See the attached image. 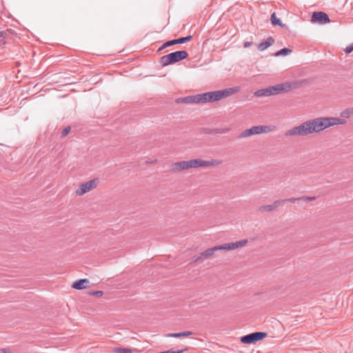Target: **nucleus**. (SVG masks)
<instances>
[{
    "label": "nucleus",
    "mask_w": 353,
    "mask_h": 353,
    "mask_svg": "<svg viewBox=\"0 0 353 353\" xmlns=\"http://www.w3.org/2000/svg\"><path fill=\"white\" fill-rule=\"evenodd\" d=\"M182 101L188 103H203V99L201 94H199L185 97L182 99Z\"/></svg>",
    "instance_id": "f8f14e48"
},
{
    "label": "nucleus",
    "mask_w": 353,
    "mask_h": 353,
    "mask_svg": "<svg viewBox=\"0 0 353 353\" xmlns=\"http://www.w3.org/2000/svg\"><path fill=\"white\" fill-rule=\"evenodd\" d=\"M352 51H353V44H352V45H350V46H349L346 47V48H345V52L346 53H348V54H349V53H350V52H352Z\"/></svg>",
    "instance_id": "a878e982"
},
{
    "label": "nucleus",
    "mask_w": 353,
    "mask_h": 353,
    "mask_svg": "<svg viewBox=\"0 0 353 353\" xmlns=\"http://www.w3.org/2000/svg\"><path fill=\"white\" fill-rule=\"evenodd\" d=\"M284 202H286V200H277V201H275L273 203H272V205L274 206V209L276 208H277L280 203H284Z\"/></svg>",
    "instance_id": "5701e85b"
},
{
    "label": "nucleus",
    "mask_w": 353,
    "mask_h": 353,
    "mask_svg": "<svg viewBox=\"0 0 353 353\" xmlns=\"http://www.w3.org/2000/svg\"><path fill=\"white\" fill-rule=\"evenodd\" d=\"M254 95L257 97L270 96L268 88L264 89H260L254 92Z\"/></svg>",
    "instance_id": "dca6fc26"
},
{
    "label": "nucleus",
    "mask_w": 353,
    "mask_h": 353,
    "mask_svg": "<svg viewBox=\"0 0 353 353\" xmlns=\"http://www.w3.org/2000/svg\"><path fill=\"white\" fill-rule=\"evenodd\" d=\"M301 82L298 81H287L283 83L276 84L268 88L269 95H275L282 92H288L293 89L297 88L301 85Z\"/></svg>",
    "instance_id": "39448f33"
},
{
    "label": "nucleus",
    "mask_w": 353,
    "mask_h": 353,
    "mask_svg": "<svg viewBox=\"0 0 353 353\" xmlns=\"http://www.w3.org/2000/svg\"><path fill=\"white\" fill-rule=\"evenodd\" d=\"M70 130H71V128L70 126H68L65 128H64L63 130V131L61 132V136L65 137L70 132Z\"/></svg>",
    "instance_id": "4be33fe9"
},
{
    "label": "nucleus",
    "mask_w": 353,
    "mask_h": 353,
    "mask_svg": "<svg viewBox=\"0 0 353 353\" xmlns=\"http://www.w3.org/2000/svg\"><path fill=\"white\" fill-rule=\"evenodd\" d=\"M274 43V39L272 37H268L266 40L261 42L258 45V50L263 51Z\"/></svg>",
    "instance_id": "4468645a"
},
{
    "label": "nucleus",
    "mask_w": 353,
    "mask_h": 353,
    "mask_svg": "<svg viewBox=\"0 0 353 353\" xmlns=\"http://www.w3.org/2000/svg\"><path fill=\"white\" fill-rule=\"evenodd\" d=\"M188 57L185 50L176 51L161 57L160 63L163 66H167L183 60Z\"/></svg>",
    "instance_id": "423d86ee"
},
{
    "label": "nucleus",
    "mask_w": 353,
    "mask_h": 353,
    "mask_svg": "<svg viewBox=\"0 0 353 353\" xmlns=\"http://www.w3.org/2000/svg\"><path fill=\"white\" fill-rule=\"evenodd\" d=\"M268 335L267 332H255L241 337V342L244 344H252L260 341L265 338Z\"/></svg>",
    "instance_id": "6e6552de"
},
{
    "label": "nucleus",
    "mask_w": 353,
    "mask_h": 353,
    "mask_svg": "<svg viewBox=\"0 0 353 353\" xmlns=\"http://www.w3.org/2000/svg\"><path fill=\"white\" fill-rule=\"evenodd\" d=\"M192 334L190 331H185L179 333H170L166 335L167 337L179 338L182 336H188Z\"/></svg>",
    "instance_id": "2eb2a0df"
},
{
    "label": "nucleus",
    "mask_w": 353,
    "mask_h": 353,
    "mask_svg": "<svg viewBox=\"0 0 353 353\" xmlns=\"http://www.w3.org/2000/svg\"><path fill=\"white\" fill-rule=\"evenodd\" d=\"M275 127L273 125H256L253 126L250 129L245 130L240 135L239 138H245L254 134H259L261 133H269L274 130Z\"/></svg>",
    "instance_id": "0eeeda50"
},
{
    "label": "nucleus",
    "mask_w": 353,
    "mask_h": 353,
    "mask_svg": "<svg viewBox=\"0 0 353 353\" xmlns=\"http://www.w3.org/2000/svg\"><path fill=\"white\" fill-rule=\"evenodd\" d=\"M1 351L3 352V353H10V351L8 348H3L1 350Z\"/></svg>",
    "instance_id": "c85d7f7f"
},
{
    "label": "nucleus",
    "mask_w": 353,
    "mask_h": 353,
    "mask_svg": "<svg viewBox=\"0 0 353 353\" xmlns=\"http://www.w3.org/2000/svg\"><path fill=\"white\" fill-rule=\"evenodd\" d=\"M347 123L345 119L335 117H319L306 121L301 124L293 127L287 132L286 137H304L313 133L320 132L326 128L336 125H343Z\"/></svg>",
    "instance_id": "f257e3e1"
},
{
    "label": "nucleus",
    "mask_w": 353,
    "mask_h": 353,
    "mask_svg": "<svg viewBox=\"0 0 353 353\" xmlns=\"http://www.w3.org/2000/svg\"><path fill=\"white\" fill-rule=\"evenodd\" d=\"M299 199L309 202V201H314L316 199V197L315 196H303L301 197H299Z\"/></svg>",
    "instance_id": "412c9836"
},
{
    "label": "nucleus",
    "mask_w": 353,
    "mask_h": 353,
    "mask_svg": "<svg viewBox=\"0 0 353 353\" xmlns=\"http://www.w3.org/2000/svg\"><path fill=\"white\" fill-rule=\"evenodd\" d=\"M251 42H249V41H247V42H245L244 43V45H243V47L244 48H248L249 46H250L251 45Z\"/></svg>",
    "instance_id": "cd10ccee"
},
{
    "label": "nucleus",
    "mask_w": 353,
    "mask_h": 353,
    "mask_svg": "<svg viewBox=\"0 0 353 353\" xmlns=\"http://www.w3.org/2000/svg\"><path fill=\"white\" fill-rule=\"evenodd\" d=\"M222 163L219 159H211L205 161L200 159H191L189 161H182L174 163L172 165L173 171L179 172L190 168H205L209 166H217Z\"/></svg>",
    "instance_id": "f03ea898"
},
{
    "label": "nucleus",
    "mask_w": 353,
    "mask_h": 353,
    "mask_svg": "<svg viewBox=\"0 0 353 353\" xmlns=\"http://www.w3.org/2000/svg\"><path fill=\"white\" fill-rule=\"evenodd\" d=\"M270 19H271V22H272V25H274V26L278 25L281 27L284 26V25L281 22V20L276 17V14L274 12H273L271 14Z\"/></svg>",
    "instance_id": "f3484780"
},
{
    "label": "nucleus",
    "mask_w": 353,
    "mask_h": 353,
    "mask_svg": "<svg viewBox=\"0 0 353 353\" xmlns=\"http://www.w3.org/2000/svg\"><path fill=\"white\" fill-rule=\"evenodd\" d=\"M248 243L247 239H243L241 241H236V242H231L225 243L223 245L214 246L212 248L207 249L204 252H201L200 256L197 258L196 260H201L204 261L205 259H209L210 256L213 255V254L218 251V250H232L237 249L239 248H241L245 246Z\"/></svg>",
    "instance_id": "7ed1b4c3"
},
{
    "label": "nucleus",
    "mask_w": 353,
    "mask_h": 353,
    "mask_svg": "<svg viewBox=\"0 0 353 353\" xmlns=\"http://www.w3.org/2000/svg\"><path fill=\"white\" fill-rule=\"evenodd\" d=\"M353 115V108H347L346 110H343L341 112V117L343 118H349Z\"/></svg>",
    "instance_id": "a211bd4d"
},
{
    "label": "nucleus",
    "mask_w": 353,
    "mask_h": 353,
    "mask_svg": "<svg viewBox=\"0 0 353 353\" xmlns=\"http://www.w3.org/2000/svg\"><path fill=\"white\" fill-rule=\"evenodd\" d=\"M119 353H132V350L129 348H119L118 350Z\"/></svg>",
    "instance_id": "b1692460"
},
{
    "label": "nucleus",
    "mask_w": 353,
    "mask_h": 353,
    "mask_svg": "<svg viewBox=\"0 0 353 353\" xmlns=\"http://www.w3.org/2000/svg\"><path fill=\"white\" fill-rule=\"evenodd\" d=\"M236 92V88H230L224 90H216L212 92H208L201 94L203 99V103H213L218 101L222 99L228 97L231 94Z\"/></svg>",
    "instance_id": "20e7f679"
},
{
    "label": "nucleus",
    "mask_w": 353,
    "mask_h": 353,
    "mask_svg": "<svg viewBox=\"0 0 353 353\" xmlns=\"http://www.w3.org/2000/svg\"><path fill=\"white\" fill-rule=\"evenodd\" d=\"M286 201H289V202H295L296 200H299V198H290V199H285Z\"/></svg>",
    "instance_id": "bb28decb"
},
{
    "label": "nucleus",
    "mask_w": 353,
    "mask_h": 353,
    "mask_svg": "<svg viewBox=\"0 0 353 353\" xmlns=\"http://www.w3.org/2000/svg\"><path fill=\"white\" fill-rule=\"evenodd\" d=\"M261 212H271L274 210V206L272 204L271 205H262L259 209Z\"/></svg>",
    "instance_id": "aec40b11"
},
{
    "label": "nucleus",
    "mask_w": 353,
    "mask_h": 353,
    "mask_svg": "<svg viewBox=\"0 0 353 353\" xmlns=\"http://www.w3.org/2000/svg\"><path fill=\"white\" fill-rule=\"evenodd\" d=\"M192 39V36L188 35L185 37H181V38H179L176 39H172L170 41H168L163 45V46L160 48V50L163 49L167 47H170V46L175 45V44L184 43L185 42L191 41Z\"/></svg>",
    "instance_id": "9b49d317"
},
{
    "label": "nucleus",
    "mask_w": 353,
    "mask_h": 353,
    "mask_svg": "<svg viewBox=\"0 0 353 353\" xmlns=\"http://www.w3.org/2000/svg\"><path fill=\"white\" fill-rule=\"evenodd\" d=\"M291 52H292V50L290 49L285 48H283V49L279 50L278 52H276L274 54V55L276 57L285 56V55L290 54Z\"/></svg>",
    "instance_id": "6ab92c4d"
},
{
    "label": "nucleus",
    "mask_w": 353,
    "mask_h": 353,
    "mask_svg": "<svg viewBox=\"0 0 353 353\" xmlns=\"http://www.w3.org/2000/svg\"><path fill=\"white\" fill-rule=\"evenodd\" d=\"M91 294L100 297L103 294V292L102 291H94L91 292Z\"/></svg>",
    "instance_id": "393cba45"
},
{
    "label": "nucleus",
    "mask_w": 353,
    "mask_h": 353,
    "mask_svg": "<svg viewBox=\"0 0 353 353\" xmlns=\"http://www.w3.org/2000/svg\"><path fill=\"white\" fill-rule=\"evenodd\" d=\"M311 21L313 23L325 24L330 22V19L328 15L323 12H314L312 15Z\"/></svg>",
    "instance_id": "9d476101"
},
{
    "label": "nucleus",
    "mask_w": 353,
    "mask_h": 353,
    "mask_svg": "<svg viewBox=\"0 0 353 353\" xmlns=\"http://www.w3.org/2000/svg\"><path fill=\"white\" fill-rule=\"evenodd\" d=\"M99 181L98 179H94L90 180L84 183H81L79 185V188L77 190H76V194L79 196H82L88 192L92 190L95 188L98 185Z\"/></svg>",
    "instance_id": "1a4fd4ad"
},
{
    "label": "nucleus",
    "mask_w": 353,
    "mask_h": 353,
    "mask_svg": "<svg viewBox=\"0 0 353 353\" xmlns=\"http://www.w3.org/2000/svg\"><path fill=\"white\" fill-rule=\"evenodd\" d=\"M90 283L87 279H81L74 281L72 287L76 290H82L87 287V285Z\"/></svg>",
    "instance_id": "ddd939ff"
}]
</instances>
